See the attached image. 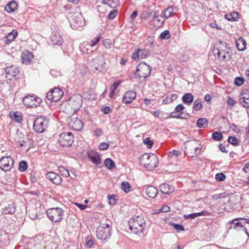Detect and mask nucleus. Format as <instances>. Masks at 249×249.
I'll list each match as a JSON object with an SVG mask.
<instances>
[{
	"instance_id": "7ed1b4c3",
	"label": "nucleus",
	"mask_w": 249,
	"mask_h": 249,
	"mask_svg": "<svg viewBox=\"0 0 249 249\" xmlns=\"http://www.w3.org/2000/svg\"><path fill=\"white\" fill-rule=\"evenodd\" d=\"M158 159L155 154L149 155L147 153L143 154L140 158V163L148 170H152L157 166Z\"/></svg>"
},
{
	"instance_id": "4468645a",
	"label": "nucleus",
	"mask_w": 249,
	"mask_h": 249,
	"mask_svg": "<svg viewBox=\"0 0 249 249\" xmlns=\"http://www.w3.org/2000/svg\"><path fill=\"white\" fill-rule=\"evenodd\" d=\"M14 163V160L11 157H3L0 160V169L5 172L9 171L13 166Z\"/></svg>"
},
{
	"instance_id": "e2e57ef3",
	"label": "nucleus",
	"mask_w": 249,
	"mask_h": 249,
	"mask_svg": "<svg viewBox=\"0 0 249 249\" xmlns=\"http://www.w3.org/2000/svg\"><path fill=\"white\" fill-rule=\"evenodd\" d=\"M109 145L108 143L103 142L99 146V149L101 150H106L108 149Z\"/></svg>"
},
{
	"instance_id": "69168bd1",
	"label": "nucleus",
	"mask_w": 249,
	"mask_h": 249,
	"mask_svg": "<svg viewBox=\"0 0 249 249\" xmlns=\"http://www.w3.org/2000/svg\"><path fill=\"white\" fill-rule=\"evenodd\" d=\"M103 45L107 48H109L112 45V42L110 39H105L103 42Z\"/></svg>"
},
{
	"instance_id": "e433bc0d",
	"label": "nucleus",
	"mask_w": 249,
	"mask_h": 249,
	"mask_svg": "<svg viewBox=\"0 0 249 249\" xmlns=\"http://www.w3.org/2000/svg\"><path fill=\"white\" fill-rule=\"evenodd\" d=\"M182 113H178L176 112L174 110V111L171 112L170 114V117L171 118H178V119H187L189 116V114H185L184 116H182Z\"/></svg>"
},
{
	"instance_id": "3c124183",
	"label": "nucleus",
	"mask_w": 249,
	"mask_h": 249,
	"mask_svg": "<svg viewBox=\"0 0 249 249\" xmlns=\"http://www.w3.org/2000/svg\"><path fill=\"white\" fill-rule=\"evenodd\" d=\"M13 119L17 123H20L21 122L22 119V117L18 112H15L13 114Z\"/></svg>"
},
{
	"instance_id": "49530a36",
	"label": "nucleus",
	"mask_w": 249,
	"mask_h": 249,
	"mask_svg": "<svg viewBox=\"0 0 249 249\" xmlns=\"http://www.w3.org/2000/svg\"><path fill=\"white\" fill-rule=\"evenodd\" d=\"M28 167V164L26 161L22 160L19 163L18 170L20 172H24Z\"/></svg>"
},
{
	"instance_id": "473e14b6",
	"label": "nucleus",
	"mask_w": 249,
	"mask_h": 249,
	"mask_svg": "<svg viewBox=\"0 0 249 249\" xmlns=\"http://www.w3.org/2000/svg\"><path fill=\"white\" fill-rule=\"evenodd\" d=\"M174 11V6H171L167 8H166L162 12V15L163 17H164L165 18H168L171 17H172L175 13L173 12Z\"/></svg>"
},
{
	"instance_id": "423d86ee",
	"label": "nucleus",
	"mask_w": 249,
	"mask_h": 249,
	"mask_svg": "<svg viewBox=\"0 0 249 249\" xmlns=\"http://www.w3.org/2000/svg\"><path fill=\"white\" fill-rule=\"evenodd\" d=\"M111 224L102 223L97 229L96 236L98 239L105 240L111 235Z\"/></svg>"
},
{
	"instance_id": "9d476101",
	"label": "nucleus",
	"mask_w": 249,
	"mask_h": 249,
	"mask_svg": "<svg viewBox=\"0 0 249 249\" xmlns=\"http://www.w3.org/2000/svg\"><path fill=\"white\" fill-rule=\"evenodd\" d=\"M90 63L94 72H100L105 68L106 62L102 56L99 55L94 58Z\"/></svg>"
},
{
	"instance_id": "a19ab883",
	"label": "nucleus",
	"mask_w": 249,
	"mask_h": 249,
	"mask_svg": "<svg viewBox=\"0 0 249 249\" xmlns=\"http://www.w3.org/2000/svg\"><path fill=\"white\" fill-rule=\"evenodd\" d=\"M121 188L125 193H128L131 189V186L127 182L124 181L121 183Z\"/></svg>"
},
{
	"instance_id": "79ce46f5",
	"label": "nucleus",
	"mask_w": 249,
	"mask_h": 249,
	"mask_svg": "<svg viewBox=\"0 0 249 249\" xmlns=\"http://www.w3.org/2000/svg\"><path fill=\"white\" fill-rule=\"evenodd\" d=\"M202 108V105L201 101L199 99H197L195 101L193 104V109L196 111H198Z\"/></svg>"
},
{
	"instance_id": "338daca9",
	"label": "nucleus",
	"mask_w": 249,
	"mask_h": 249,
	"mask_svg": "<svg viewBox=\"0 0 249 249\" xmlns=\"http://www.w3.org/2000/svg\"><path fill=\"white\" fill-rule=\"evenodd\" d=\"M95 135L97 137L102 136L103 134V130L100 128H97L94 130Z\"/></svg>"
},
{
	"instance_id": "4be33fe9",
	"label": "nucleus",
	"mask_w": 249,
	"mask_h": 249,
	"mask_svg": "<svg viewBox=\"0 0 249 249\" xmlns=\"http://www.w3.org/2000/svg\"><path fill=\"white\" fill-rule=\"evenodd\" d=\"M163 18L162 14L160 15H157V13L156 12L154 13V15L153 16V21L154 26L156 27H160L162 26L164 20H162L161 18Z\"/></svg>"
},
{
	"instance_id": "4c0bfd02",
	"label": "nucleus",
	"mask_w": 249,
	"mask_h": 249,
	"mask_svg": "<svg viewBox=\"0 0 249 249\" xmlns=\"http://www.w3.org/2000/svg\"><path fill=\"white\" fill-rule=\"evenodd\" d=\"M105 166L108 169H112L115 166V162L110 158H107L104 160Z\"/></svg>"
},
{
	"instance_id": "37998d69",
	"label": "nucleus",
	"mask_w": 249,
	"mask_h": 249,
	"mask_svg": "<svg viewBox=\"0 0 249 249\" xmlns=\"http://www.w3.org/2000/svg\"><path fill=\"white\" fill-rule=\"evenodd\" d=\"M104 4H107L111 8L116 7L119 4V0H107L106 2H102Z\"/></svg>"
},
{
	"instance_id": "ddd939ff",
	"label": "nucleus",
	"mask_w": 249,
	"mask_h": 249,
	"mask_svg": "<svg viewBox=\"0 0 249 249\" xmlns=\"http://www.w3.org/2000/svg\"><path fill=\"white\" fill-rule=\"evenodd\" d=\"M63 94L64 92L61 89L58 88H54L47 93L46 97L50 101L55 102L62 98Z\"/></svg>"
},
{
	"instance_id": "6e6d98bb",
	"label": "nucleus",
	"mask_w": 249,
	"mask_h": 249,
	"mask_svg": "<svg viewBox=\"0 0 249 249\" xmlns=\"http://www.w3.org/2000/svg\"><path fill=\"white\" fill-rule=\"evenodd\" d=\"M195 146V142H191L187 144V146H186V154L187 155V152L189 151V152L190 153L191 152H193L194 150Z\"/></svg>"
},
{
	"instance_id": "bb28decb",
	"label": "nucleus",
	"mask_w": 249,
	"mask_h": 249,
	"mask_svg": "<svg viewBox=\"0 0 249 249\" xmlns=\"http://www.w3.org/2000/svg\"><path fill=\"white\" fill-rule=\"evenodd\" d=\"M18 34V31L15 30H13L5 36L4 42L6 44H9V43L11 42L17 36Z\"/></svg>"
},
{
	"instance_id": "2eb2a0df",
	"label": "nucleus",
	"mask_w": 249,
	"mask_h": 249,
	"mask_svg": "<svg viewBox=\"0 0 249 249\" xmlns=\"http://www.w3.org/2000/svg\"><path fill=\"white\" fill-rule=\"evenodd\" d=\"M3 70L5 72V77L9 80H11L13 77H16L20 71L18 68L13 65L6 67Z\"/></svg>"
},
{
	"instance_id": "dca6fc26",
	"label": "nucleus",
	"mask_w": 249,
	"mask_h": 249,
	"mask_svg": "<svg viewBox=\"0 0 249 249\" xmlns=\"http://www.w3.org/2000/svg\"><path fill=\"white\" fill-rule=\"evenodd\" d=\"M34 58V55L32 52L28 50H25L22 52L21 55V60L22 63L24 64H29L32 59Z\"/></svg>"
},
{
	"instance_id": "a211bd4d",
	"label": "nucleus",
	"mask_w": 249,
	"mask_h": 249,
	"mask_svg": "<svg viewBox=\"0 0 249 249\" xmlns=\"http://www.w3.org/2000/svg\"><path fill=\"white\" fill-rule=\"evenodd\" d=\"M50 41L52 44L53 46L57 45L60 46L63 42L61 36L57 32L53 33L50 36Z\"/></svg>"
},
{
	"instance_id": "6e6552de",
	"label": "nucleus",
	"mask_w": 249,
	"mask_h": 249,
	"mask_svg": "<svg viewBox=\"0 0 249 249\" xmlns=\"http://www.w3.org/2000/svg\"><path fill=\"white\" fill-rule=\"evenodd\" d=\"M67 18L71 23V26H73L75 28L84 25V22L83 21V17L79 13L70 12L68 14Z\"/></svg>"
},
{
	"instance_id": "58836bf2",
	"label": "nucleus",
	"mask_w": 249,
	"mask_h": 249,
	"mask_svg": "<svg viewBox=\"0 0 249 249\" xmlns=\"http://www.w3.org/2000/svg\"><path fill=\"white\" fill-rule=\"evenodd\" d=\"M194 152H191L190 153L189 151L187 152V156L190 157H196L200 154V150L199 148L197 146H196V144H195V146L194 147Z\"/></svg>"
},
{
	"instance_id": "864d4df0",
	"label": "nucleus",
	"mask_w": 249,
	"mask_h": 249,
	"mask_svg": "<svg viewBox=\"0 0 249 249\" xmlns=\"http://www.w3.org/2000/svg\"><path fill=\"white\" fill-rule=\"evenodd\" d=\"M215 178L218 181H223L226 179V176L223 173H219L215 175Z\"/></svg>"
},
{
	"instance_id": "13d9d810",
	"label": "nucleus",
	"mask_w": 249,
	"mask_h": 249,
	"mask_svg": "<svg viewBox=\"0 0 249 249\" xmlns=\"http://www.w3.org/2000/svg\"><path fill=\"white\" fill-rule=\"evenodd\" d=\"M149 54V51L146 49H141L140 58L143 59L146 58Z\"/></svg>"
},
{
	"instance_id": "0eeeda50",
	"label": "nucleus",
	"mask_w": 249,
	"mask_h": 249,
	"mask_svg": "<svg viewBox=\"0 0 249 249\" xmlns=\"http://www.w3.org/2000/svg\"><path fill=\"white\" fill-rule=\"evenodd\" d=\"M46 213L50 220L52 222H57L62 219L64 212L61 208L56 207L49 209Z\"/></svg>"
},
{
	"instance_id": "680f3d73",
	"label": "nucleus",
	"mask_w": 249,
	"mask_h": 249,
	"mask_svg": "<svg viewBox=\"0 0 249 249\" xmlns=\"http://www.w3.org/2000/svg\"><path fill=\"white\" fill-rule=\"evenodd\" d=\"M173 226L178 231H183L185 230L184 227L181 224L174 223Z\"/></svg>"
},
{
	"instance_id": "a18cd8bd",
	"label": "nucleus",
	"mask_w": 249,
	"mask_h": 249,
	"mask_svg": "<svg viewBox=\"0 0 249 249\" xmlns=\"http://www.w3.org/2000/svg\"><path fill=\"white\" fill-rule=\"evenodd\" d=\"M223 138V135L221 132L215 131L212 134V138L214 141H220Z\"/></svg>"
},
{
	"instance_id": "1a4fd4ad",
	"label": "nucleus",
	"mask_w": 249,
	"mask_h": 249,
	"mask_svg": "<svg viewBox=\"0 0 249 249\" xmlns=\"http://www.w3.org/2000/svg\"><path fill=\"white\" fill-rule=\"evenodd\" d=\"M73 142V135L70 132H64L60 134L58 140V142L63 147L70 146L72 145Z\"/></svg>"
},
{
	"instance_id": "72a5a7b5",
	"label": "nucleus",
	"mask_w": 249,
	"mask_h": 249,
	"mask_svg": "<svg viewBox=\"0 0 249 249\" xmlns=\"http://www.w3.org/2000/svg\"><path fill=\"white\" fill-rule=\"evenodd\" d=\"M239 14L237 12H233L231 13L226 14L225 18L229 21H233L238 20Z\"/></svg>"
},
{
	"instance_id": "393cba45",
	"label": "nucleus",
	"mask_w": 249,
	"mask_h": 249,
	"mask_svg": "<svg viewBox=\"0 0 249 249\" xmlns=\"http://www.w3.org/2000/svg\"><path fill=\"white\" fill-rule=\"evenodd\" d=\"M16 211V204L14 203L8 204L2 209V213L5 214H13Z\"/></svg>"
},
{
	"instance_id": "5701e85b",
	"label": "nucleus",
	"mask_w": 249,
	"mask_h": 249,
	"mask_svg": "<svg viewBox=\"0 0 249 249\" xmlns=\"http://www.w3.org/2000/svg\"><path fill=\"white\" fill-rule=\"evenodd\" d=\"M242 97L240 98V102L245 107H249V91H246L242 93Z\"/></svg>"
},
{
	"instance_id": "6ab92c4d",
	"label": "nucleus",
	"mask_w": 249,
	"mask_h": 249,
	"mask_svg": "<svg viewBox=\"0 0 249 249\" xmlns=\"http://www.w3.org/2000/svg\"><path fill=\"white\" fill-rule=\"evenodd\" d=\"M136 97L135 91H128L126 92L122 98V102L126 104L131 103Z\"/></svg>"
},
{
	"instance_id": "cd10ccee",
	"label": "nucleus",
	"mask_w": 249,
	"mask_h": 249,
	"mask_svg": "<svg viewBox=\"0 0 249 249\" xmlns=\"http://www.w3.org/2000/svg\"><path fill=\"white\" fill-rule=\"evenodd\" d=\"M209 214H210V213L208 212L205 211H203L200 213H192L188 214H184V217L185 219L190 218L191 219H193L198 216H200L201 215H209Z\"/></svg>"
},
{
	"instance_id": "c03bdc74",
	"label": "nucleus",
	"mask_w": 249,
	"mask_h": 249,
	"mask_svg": "<svg viewBox=\"0 0 249 249\" xmlns=\"http://www.w3.org/2000/svg\"><path fill=\"white\" fill-rule=\"evenodd\" d=\"M58 170L61 175L64 177H68L70 175L68 170L62 166H59Z\"/></svg>"
},
{
	"instance_id": "8fccbe9b",
	"label": "nucleus",
	"mask_w": 249,
	"mask_h": 249,
	"mask_svg": "<svg viewBox=\"0 0 249 249\" xmlns=\"http://www.w3.org/2000/svg\"><path fill=\"white\" fill-rule=\"evenodd\" d=\"M245 79L243 77H236L234 78V83L238 87L241 86L244 83Z\"/></svg>"
},
{
	"instance_id": "4d7b16f0",
	"label": "nucleus",
	"mask_w": 249,
	"mask_h": 249,
	"mask_svg": "<svg viewBox=\"0 0 249 249\" xmlns=\"http://www.w3.org/2000/svg\"><path fill=\"white\" fill-rule=\"evenodd\" d=\"M144 144L147 145L148 148H150L152 147L153 144V142L149 138H146L143 141Z\"/></svg>"
},
{
	"instance_id": "412c9836",
	"label": "nucleus",
	"mask_w": 249,
	"mask_h": 249,
	"mask_svg": "<svg viewBox=\"0 0 249 249\" xmlns=\"http://www.w3.org/2000/svg\"><path fill=\"white\" fill-rule=\"evenodd\" d=\"M160 190L164 194L170 195L174 192L175 188L168 184L162 183L160 186Z\"/></svg>"
},
{
	"instance_id": "5fc2aeb1",
	"label": "nucleus",
	"mask_w": 249,
	"mask_h": 249,
	"mask_svg": "<svg viewBox=\"0 0 249 249\" xmlns=\"http://www.w3.org/2000/svg\"><path fill=\"white\" fill-rule=\"evenodd\" d=\"M141 49H138L132 54V58L136 61H138L140 58Z\"/></svg>"
},
{
	"instance_id": "9b49d317",
	"label": "nucleus",
	"mask_w": 249,
	"mask_h": 249,
	"mask_svg": "<svg viewBox=\"0 0 249 249\" xmlns=\"http://www.w3.org/2000/svg\"><path fill=\"white\" fill-rule=\"evenodd\" d=\"M83 103L82 97L79 94L72 95L69 100V105L74 112H76L81 107Z\"/></svg>"
},
{
	"instance_id": "774afa93",
	"label": "nucleus",
	"mask_w": 249,
	"mask_h": 249,
	"mask_svg": "<svg viewBox=\"0 0 249 249\" xmlns=\"http://www.w3.org/2000/svg\"><path fill=\"white\" fill-rule=\"evenodd\" d=\"M101 110L105 114H107L110 112V109L109 107L106 106L103 107L101 109Z\"/></svg>"
},
{
	"instance_id": "09e8293b",
	"label": "nucleus",
	"mask_w": 249,
	"mask_h": 249,
	"mask_svg": "<svg viewBox=\"0 0 249 249\" xmlns=\"http://www.w3.org/2000/svg\"><path fill=\"white\" fill-rule=\"evenodd\" d=\"M170 37L171 35L170 32L168 30H166L162 32L160 36V38L161 39H168L170 38Z\"/></svg>"
},
{
	"instance_id": "c756f323",
	"label": "nucleus",
	"mask_w": 249,
	"mask_h": 249,
	"mask_svg": "<svg viewBox=\"0 0 249 249\" xmlns=\"http://www.w3.org/2000/svg\"><path fill=\"white\" fill-rule=\"evenodd\" d=\"M92 47L90 43L87 42H84L80 45L79 49L80 51L84 53H89L93 52V51H89L90 48Z\"/></svg>"
},
{
	"instance_id": "052dcab7",
	"label": "nucleus",
	"mask_w": 249,
	"mask_h": 249,
	"mask_svg": "<svg viewBox=\"0 0 249 249\" xmlns=\"http://www.w3.org/2000/svg\"><path fill=\"white\" fill-rule=\"evenodd\" d=\"M101 36L99 35L97 36L96 37L94 38L91 41V45L92 47L95 46L100 40Z\"/></svg>"
},
{
	"instance_id": "f8f14e48",
	"label": "nucleus",
	"mask_w": 249,
	"mask_h": 249,
	"mask_svg": "<svg viewBox=\"0 0 249 249\" xmlns=\"http://www.w3.org/2000/svg\"><path fill=\"white\" fill-rule=\"evenodd\" d=\"M42 102L41 98L33 95H28L24 97L23 104L30 107H38Z\"/></svg>"
},
{
	"instance_id": "f3484780",
	"label": "nucleus",
	"mask_w": 249,
	"mask_h": 249,
	"mask_svg": "<svg viewBox=\"0 0 249 249\" xmlns=\"http://www.w3.org/2000/svg\"><path fill=\"white\" fill-rule=\"evenodd\" d=\"M46 177L55 185L60 184L62 181L60 175L53 172L47 173Z\"/></svg>"
},
{
	"instance_id": "7c9ffc66",
	"label": "nucleus",
	"mask_w": 249,
	"mask_h": 249,
	"mask_svg": "<svg viewBox=\"0 0 249 249\" xmlns=\"http://www.w3.org/2000/svg\"><path fill=\"white\" fill-rule=\"evenodd\" d=\"M18 5L15 1L9 2L5 6V9L7 13H10L14 12L17 9Z\"/></svg>"
},
{
	"instance_id": "c9c22d12",
	"label": "nucleus",
	"mask_w": 249,
	"mask_h": 249,
	"mask_svg": "<svg viewBox=\"0 0 249 249\" xmlns=\"http://www.w3.org/2000/svg\"><path fill=\"white\" fill-rule=\"evenodd\" d=\"M208 124V121L205 118H199L197 122V126L199 128L207 127Z\"/></svg>"
},
{
	"instance_id": "0e129e2a",
	"label": "nucleus",
	"mask_w": 249,
	"mask_h": 249,
	"mask_svg": "<svg viewBox=\"0 0 249 249\" xmlns=\"http://www.w3.org/2000/svg\"><path fill=\"white\" fill-rule=\"evenodd\" d=\"M184 108L185 107L183 106V105L180 104L176 107L174 110L176 112H178V113H180V112L183 110H184Z\"/></svg>"
},
{
	"instance_id": "2f4dec72",
	"label": "nucleus",
	"mask_w": 249,
	"mask_h": 249,
	"mask_svg": "<svg viewBox=\"0 0 249 249\" xmlns=\"http://www.w3.org/2000/svg\"><path fill=\"white\" fill-rule=\"evenodd\" d=\"M181 99L184 104L190 105L193 102L194 96L191 93H187L182 96Z\"/></svg>"
},
{
	"instance_id": "b1692460",
	"label": "nucleus",
	"mask_w": 249,
	"mask_h": 249,
	"mask_svg": "<svg viewBox=\"0 0 249 249\" xmlns=\"http://www.w3.org/2000/svg\"><path fill=\"white\" fill-rule=\"evenodd\" d=\"M158 192V189L153 186H149L145 190V194L150 198H154L157 196Z\"/></svg>"
},
{
	"instance_id": "f257e3e1",
	"label": "nucleus",
	"mask_w": 249,
	"mask_h": 249,
	"mask_svg": "<svg viewBox=\"0 0 249 249\" xmlns=\"http://www.w3.org/2000/svg\"><path fill=\"white\" fill-rule=\"evenodd\" d=\"M128 224L129 229L132 232L139 235L142 232L144 228L145 221L142 216L134 215L129 219Z\"/></svg>"
},
{
	"instance_id": "f03ea898",
	"label": "nucleus",
	"mask_w": 249,
	"mask_h": 249,
	"mask_svg": "<svg viewBox=\"0 0 249 249\" xmlns=\"http://www.w3.org/2000/svg\"><path fill=\"white\" fill-rule=\"evenodd\" d=\"M229 229L242 230L249 237V219L238 217L229 221Z\"/></svg>"
},
{
	"instance_id": "aec40b11",
	"label": "nucleus",
	"mask_w": 249,
	"mask_h": 249,
	"mask_svg": "<svg viewBox=\"0 0 249 249\" xmlns=\"http://www.w3.org/2000/svg\"><path fill=\"white\" fill-rule=\"evenodd\" d=\"M88 158L95 164L99 165L101 163L100 156L96 152L94 151L88 152Z\"/></svg>"
},
{
	"instance_id": "f704fd0d",
	"label": "nucleus",
	"mask_w": 249,
	"mask_h": 249,
	"mask_svg": "<svg viewBox=\"0 0 249 249\" xmlns=\"http://www.w3.org/2000/svg\"><path fill=\"white\" fill-rule=\"evenodd\" d=\"M121 83V81L120 80L117 81L115 82L113 85L110 88V90H111V92L109 94V97L111 98L113 97V96L115 94V91L118 88V86Z\"/></svg>"
},
{
	"instance_id": "c85d7f7f",
	"label": "nucleus",
	"mask_w": 249,
	"mask_h": 249,
	"mask_svg": "<svg viewBox=\"0 0 249 249\" xmlns=\"http://www.w3.org/2000/svg\"><path fill=\"white\" fill-rule=\"evenodd\" d=\"M70 124L72 128L76 131L81 130L83 127V123L82 121L77 118H76L74 121H71Z\"/></svg>"
},
{
	"instance_id": "bf43d9fd",
	"label": "nucleus",
	"mask_w": 249,
	"mask_h": 249,
	"mask_svg": "<svg viewBox=\"0 0 249 249\" xmlns=\"http://www.w3.org/2000/svg\"><path fill=\"white\" fill-rule=\"evenodd\" d=\"M118 12L117 10H112L108 14L107 17L110 19H113L115 18Z\"/></svg>"
},
{
	"instance_id": "a878e982",
	"label": "nucleus",
	"mask_w": 249,
	"mask_h": 249,
	"mask_svg": "<svg viewBox=\"0 0 249 249\" xmlns=\"http://www.w3.org/2000/svg\"><path fill=\"white\" fill-rule=\"evenodd\" d=\"M246 41L245 39L242 37H240L236 41V46L238 51H244L246 49Z\"/></svg>"
},
{
	"instance_id": "39448f33",
	"label": "nucleus",
	"mask_w": 249,
	"mask_h": 249,
	"mask_svg": "<svg viewBox=\"0 0 249 249\" xmlns=\"http://www.w3.org/2000/svg\"><path fill=\"white\" fill-rule=\"evenodd\" d=\"M49 122V119L45 116L36 117L34 121V130L39 133H43L47 128Z\"/></svg>"
},
{
	"instance_id": "de8ad7c7",
	"label": "nucleus",
	"mask_w": 249,
	"mask_h": 249,
	"mask_svg": "<svg viewBox=\"0 0 249 249\" xmlns=\"http://www.w3.org/2000/svg\"><path fill=\"white\" fill-rule=\"evenodd\" d=\"M228 142L229 143L234 146H237L239 145L237 139L234 136H229L228 139Z\"/></svg>"
},
{
	"instance_id": "603ef678",
	"label": "nucleus",
	"mask_w": 249,
	"mask_h": 249,
	"mask_svg": "<svg viewBox=\"0 0 249 249\" xmlns=\"http://www.w3.org/2000/svg\"><path fill=\"white\" fill-rule=\"evenodd\" d=\"M108 198L109 200L108 203L111 205H114L116 204L118 199L116 198V195H112L111 196H108Z\"/></svg>"
},
{
	"instance_id": "ea45409f",
	"label": "nucleus",
	"mask_w": 249,
	"mask_h": 249,
	"mask_svg": "<svg viewBox=\"0 0 249 249\" xmlns=\"http://www.w3.org/2000/svg\"><path fill=\"white\" fill-rule=\"evenodd\" d=\"M217 51V55L219 58L220 59H221L222 60H224L226 58V54H229V53L228 52H225V51H220L218 49H216L214 50V52Z\"/></svg>"
},
{
	"instance_id": "20e7f679",
	"label": "nucleus",
	"mask_w": 249,
	"mask_h": 249,
	"mask_svg": "<svg viewBox=\"0 0 249 249\" xmlns=\"http://www.w3.org/2000/svg\"><path fill=\"white\" fill-rule=\"evenodd\" d=\"M151 71L150 66L145 62H141L137 66L135 72L131 73V77L133 78L145 79L150 74Z\"/></svg>"
}]
</instances>
